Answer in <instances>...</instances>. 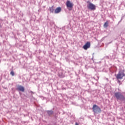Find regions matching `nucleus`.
<instances>
[{"instance_id": "7", "label": "nucleus", "mask_w": 125, "mask_h": 125, "mask_svg": "<svg viewBox=\"0 0 125 125\" xmlns=\"http://www.w3.org/2000/svg\"><path fill=\"white\" fill-rule=\"evenodd\" d=\"M17 89L18 90H19L20 91H21L22 92H24V91H25V88L21 85H18L17 86Z\"/></svg>"}, {"instance_id": "1", "label": "nucleus", "mask_w": 125, "mask_h": 125, "mask_svg": "<svg viewBox=\"0 0 125 125\" xmlns=\"http://www.w3.org/2000/svg\"><path fill=\"white\" fill-rule=\"evenodd\" d=\"M114 95L117 100H121V101H125V97L120 92H117L114 93Z\"/></svg>"}, {"instance_id": "5", "label": "nucleus", "mask_w": 125, "mask_h": 125, "mask_svg": "<svg viewBox=\"0 0 125 125\" xmlns=\"http://www.w3.org/2000/svg\"><path fill=\"white\" fill-rule=\"evenodd\" d=\"M87 7L88 8V9H90V10H95V9H96V6L95 5L91 2L89 3L87 6Z\"/></svg>"}, {"instance_id": "11", "label": "nucleus", "mask_w": 125, "mask_h": 125, "mask_svg": "<svg viewBox=\"0 0 125 125\" xmlns=\"http://www.w3.org/2000/svg\"><path fill=\"white\" fill-rule=\"evenodd\" d=\"M108 24H109V22H108V21H106L104 25V28H107V27H108Z\"/></svg>"}, {"instance_id": "9", "label": "nucleus", "mask_w": 125, "mask_h": 125, "mask_svg": "<svg viewBox=\"0 0 125 125\" xmlns=\"http://www.w3.org/2000/svg\"><path fill=\"white\" fill-rule=\"evenodd\" d=\"M47 113L48 115L50 116L51 115H52V114H53V111H52V110H48V111H47Z\"/></svg>"}, {"instance_id": "8", "label": "nucleus", "mask_w": 125, "mask_h": 125, "mask_svg": "<svg viewBox=\"0 0 125 125\" xmlns=\"http://www.w3.org/2000/svg\"><path fill=\"white\" fill-rule=\"evenodd\" d=\"M62 10V8L61 7H58L55 10V13L57 14L59 13L60 12H61V11Z\"/></svg>"}, {"instance_id": "6", "label": "nucleus", "mask_w": 125, "mask_h": 125, "mask_svg": "<svg viewBox=\"0 0 125 125\" xmlns=\"http://www.w3.org/2000/svg\"><path fill=\"white\" fill-rule=\"evenodd\" d=\"M90 47V42H87L85 45L83 46V49H85V50H86L88 48H89Z\"/></svg>"}, {"instance_id": "12", "label": "nucleus", "mask_w": 125, "mask_h": 125, "mask_svg": "<svg viewBox=\"0 0 125 125\" xmlns=\"http://www.w3.org/2000/svg\"><path fill=\"white\" fill-rule=\"evenodd\" d=\"M10 75L12 76L13 77L15 76L14 71L13 70H12L10 72Z\"/></svg>"}, {"instance_id": "2", "label": "nucleus", "mask_w": 125, "mask_h": 125, "mask_svg": "<svg viewBox=\"0 0 125 125\" xmlns=\"http://www.w3.org/2000/svg\"><path fill=\"white\" fill-rule=\"evenodd\" d=\"M93 112L94 114H98V113H101V108L96 104H94L92 107Z\"/></svg>"}, {"instance_id": "15", "label": "nucleus", "mask_w": 125, "mask_h": 125, "mask_svg": "<svg viewBox=\"0 0 125 125\" xmlns=\"http://www.w3.org/2000/svg\"><path fill=\"white\" fill-rule=\"evenodd\" d=\"M1 25L0 24V28H1Z\"/></svg>"}, {"instance_id": "13", "label": "nucleus", "mask_w": 125, "mask_h": 125, "mask_svg": "<svg viewBox=\"0 0 125 125\" xmlns=\"http://www.w3.org/2000/svg\"><path fill=\"white\" fill-rule=\"evenodd\" d=\"M118 82L119 84H122V83H121V81L118 80Z\"/></svg>"}, {"instance_id": "10", "label": "nucleus", "mask_w": 125, "mask_h": 125, "mask_svg": "<svg viewBox=\"0 0 125 125\" xmlns=\"http://www.w3.org/2000/svg\"><path fill=\"white\" fill-rule=\"evenodd\" d=\"M49 9H50V12L53 13V12L54 11V6H52V7H50Z\"/></svg>"}, {"instance_id": "3", "label": "nucleus", "mask_w": 125, "mask_h": 125, "mask_svg": "<svg viewBox=\"0 0 125 125\" xmlns=\"http://www.w3.org/2000/svg\"><path fill=\"white\" fill-rule=\"evenodd\" d=\"M124 77H125V73H124V72L119 71L116 76V79L117 80H123Z\"/></svg>"}, {"instance_id": "14", "label": "nucleus", "mask_w": 125, "mask_h": 125, "mask_svg": "<svg viewBox=\"0 0 125 125\" xmlns=\"http://www.w3.org/2000/svg\"><path fill=\"white\" fill-rule=\"evenodd\" d=\"M75 125H79V124H78V123H76Z\"/></svg>"}, {"instance_id": "4", "label": "nucleus", "mask_w": 125, "mask_h": 125, "mask_svg": "<svg viewBox=\"0 0 125 125\" xmlns=\"http://www.w3.org/2000/svg\"><path fill=\"white\" fill-rule=\"evenodd\" d=\"M66 5L68 10H72V8H73L74 6V4L71 2L70 0H67L66 3Z\"/></svg>"}]
</instances>
